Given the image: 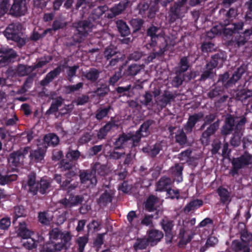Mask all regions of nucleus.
Returning <instances> with one entry per match:
<instances>
[{
  "label": "nucleus",
  "mask_w": 252,
  "mask_h": 252,
  "mask_svg": "<svg viewBox=\"0 0 252 252\" xmlns=\"http://www.w3.org/2000/svg\"><path fill=\"white\" fill-rule=\"evenodd\" d=\"M128 221L131 226L134 228H136L139 224V220L136 216L134 211H130L127 216Z\"/></svg>",
  "instance_id": "32"
},
{
  "label": "nucleus",
  "mask_w": 252,
  "mask_h": 252,
  "mask_svg": "<svg viewBox=\"0 0 252 252\" xmlns=\"http://www.w3.org/2000/svg\"><path fill=\"white\" fill-rule=\"evenodd\" d=\"M142 68L143 66L142 65L133 64L129 67L127 70V73L131 75H135Z\"/></svg>",
  "instance_id": "47"
},
{
  "label": "nucleus",
  "mask_w": 252,
  "mask_h": 252,
  "mask_svg": "<svg viewBox=\"0 0 252 252\" xmlns=\"http://www.w3.org/2000/svg\"><path fill=\"white\" fill-rule=\"evenodd\" d=\"M62 232H61L59 229L55 228L53 229L50 232V239L52 242H54V240H58V239H61V236Z\"/></svg>",
  "instance_id": "50"
},
{
  "label": "nucleus",
  "mask_w": 252,
  "mask_h": 252,
  "mask_svg": "<svg viewBox=\"0 0 252 252\" xmlns=\"http://www.w3.org/2000/svg\"><path fill=\"white\" fill-rule=\"evenodd\" d=\"M246 122L245 118H242L239 120L237 118V120H235L233 117L229 115L226 118L225 124L222 128L221 132L223 134H228L234 128L236 130V132H239Z\"/></svg>",
  "instance_id": "7"
},
{
  "label": "nucleus",
  "mask_w": 252,
  "mask_h": 252,
  "mask_svg": "<svg viewBox=\"0 0 252 252\" xmlns=\"http://www.w3.org/2000/svg\"><path fill=\"white\" fill-rule=\"evenodd\" d=\"M10 0H2L0 4V17L5 14L9 6Z\"/></svg>",
  "instance_id": "46"
},
{
  "label": "nucleus",
  "mask_w": 252,
  "mask_h": 252,
  "mask_svg": "<svg viewBox=\"0 0 252 252\" xmlns=\"http://www.w3.org/2000/svg\"><path fill=\"white\" fill-rule=\"evenodd\" d=\"M59 142V137L53 133H49L45 136L44 138V143L41 144L42 147L46 149L48 146H55Z\"/></svg>",
  "instance_id": "22"
},
{
  "label": "nucleus",
  "mask_w": 252,
  "mask_h": 252,
  "mask_svg": "<svg viewBox=\"0 0 252 252\" xmlns=\"http://www.w3.org/2000/svg\"><path fill=\"white\" fill-rule=\"evenodd\" d=\"M99 226V224L98 222L95 220L92 221L87 226L88 229V232L97 231L98 230Z\"/></svg>",
  "instance_id": "57"
},
{
  "label": "nucleus",
  "mask_w": 252,
  "mask_h": 252,
  "mask_svg": "<svg viewBox=\"0 0 252 252\" xmlns=\"http://www.w3.org/2000/svg\"><path fill=\"white\" fill-rule=\"evenodd\" d=\"M80 154L79 151L71 150L69 151L66 154V158L69 160H76L80 157Z\"/></svg>",
  "instance_id": "51"
},
{
  "label": "nucleus",
  "mask_w": 252,
  "mask_h": 252,
  "mask_svg": "<svg viewBox=\"0 0 252 252\" xmlns=\"http://www.w3.org/2000/svg\"><path fill=\"white\" fill-rule=\"evenodd\" d=\"M196 222L195 218L186 219L180 222L178 227L179 229V244L180 245H185L189 242L194 235L193 226Z\"/></svg>",
  "instance_id": "1"
},
{
  "label": "nucleus",
  "mask_w": 252,
  "mask_h": 252,
  "mask_svg": "<svg viewBox=\"0 0 252 252\" xmlns=\"http://www.w3.org/2000/svg\"><path fill=\"white\" fill-rule=\"evenodd\" d=\"M202 117L203 114L201 113L190 116L187 123L186 129L189 131H191L192 127L194 126L195 123Z\"/></svg>",
  "instance_id": "31"
},
{
  "label": "nucleus",
  "mask_w": 252,
  "mask_h": 252,
  "mask_svg": "<svg viewBox=\"0 0 252 252\" xmlns=\"http://www.w3.org/2000/svg\"><path fill=\"white\" fill-rule=\"evenodd\" d=\"M160 149V144L159 143L156 144L155 145V146L152 149H151L150 152H149L150 155H151L153 157L156 156L157 154H158Z\"/></svg>",
  "instance_id": "61"
},
{
  "label": "nucleus",
  "mask_w": 252,
  "mask_h": 252,
  "mask_svg": "<svg viewBox=\"0 0 252 252\" xmlns=\"http://www.w3.org/2000/svg\"><path fill=\"white\" fill-rule=\"evenodd\" d=\"M82 201V198L79 196L69 195L68 198H65L63 199L62 203L66 207H71L81 203Z\"/></svg>",
  "instance_id": "23"
},
{
  "label": "nucleus",
  "mask_w": 252,
  "mask_h": 252,
  "mask_svg": "<svg viewBox=\"0 0 252 252\" xmlns=\"http://www.w3.org/2000/svg\"><path fill=\"white\" fill-rule=\"evenodd\" d=\"M61 242L49 243L46 245V252L60 251L63 248L67 249L71 245L72 235L68 231L62 232L61 236Z\"/></svg>",
  "instance_id": "5"
},
{
  "label": "nucleus",
  "mask_w": 252,
  "mask_h": 252,
  "mask_svg": "<svg viewBox=\"0 0 252 252\" xmlns=\"http://www.w3.org/2000/svg\"><path fill=\"white\" fill-rule=\"evenodd\" d=\"M39 191L42 193H44L50 186V182L45 178H42L41 179Z\"/></svg>",
  "instance_id": "49"
},
{
  "label": "nucleus",
  "mask_w": 252,
  "mask_h": 252,
  "mask_svg": "<svg viewBox=\"0 0 252 252\" xmlns=\"http://www.w3.org/2000/svg\"><path fill=\"white\" fill-rule=\"evenodd\" d=\"M11 224V221L8 218H4L0 220V228L2 229H7Z\"/></svg>",
  "instance_id": "54"
},
{
  "label": "nucleus",
  "mask_w": 252,
  "mask_h": 252,
  "mask_svg": "<svg viewBox=\"0 0 252 252\" xmlns=\"http://www.w3.org/2000/svg\"><path fill=\"white\" fill-rule=\"evenodd\" d=\"M33 68L32 66L27 67L24 65H19L16 70L17 73L19 76H25L31 73Z\"/></svg>",
  "instance_id": "35"
},
{
  "label": "nucleus",
  "mask_w": 252,
  "mask_h": 252,
  "mask_svg": "<svg viewBox=\"0 0 252 252\" xmlns=\"http://www.w3.org/2000/svg\"><path fill=\"white\" fill-rule=\"evenodd\" d=\"M149 244L147 238L138 239L135 243L134 247L136 250L143 249Z\"/></svg>",
  "instance_id": "43"
},
{
  "label": "nucleus",
  "mask_w": 252,
  "mask_h": 252,
  "mask_svg": "<svg viewBox=\"0 0 252 252\" xmlns=\"http://www.w3.org/2000/svg\"><path fill=\"white\" fill-rule=\"evenodd\" d=\"M215 49L214 44L211 42L204 43L202 45V50L203 52H209L213 51Z\"/></svg>",
  "instance_id": "55"
},
{
  "label": "nucleus",
  "mask_w": 252,
  "mask_h": 252,
  "mask_svg": "<svg viewBox=\"0 0 252 252\" xmlns=\"http://www.w3.org/2000/svg\"><path fill=\"white\" fill-rule=\"evenodd\" d=\"M38 219L41 223L47 224L51 220L52 217H49L46 213L41 212L39 213Z\"/></svg>",
  "instance_id": "48"
},
{
  "label": "nucleus",
  "mask_w": 252,
  "mask_h": 252,
  "mask_svg": "<svg viewBox=\"0 0 252 252\" xmlns=\"http://www.w3.org/2000/svg\"><path fill=\"white\" fill-rule=\"evenodd\" d=\"M224 61L222 53L214 55L210 62L206 65V69L201 75L202 79H205L211 77L215 72L214 69L217 66H222Z\"/></svg>",
  "instance_id": "9"
},
{
  "label": "nucleus",
  "mask_w": 252,
  "mask_h": 252,
  "mask_svg": "<svg viewBox=\"0 0 252 252\" xmlns=\"http://www.w3.org/2000/svg\"><path fill=\"white\" fill-rule=\"evenodd\" d=\"M91 25L88 22L82 21L79 22L77 27V31L80 39H77L76 41L80 42L83 37L86 36L88 32L91 31Z\"/></svg>",
  "instance_id": "17"
},
{
  "label": "nucleus",
  "mask_w": 252,
  "mask_h": 252,
  "mask_svg": "<svg viewBox=\"0 0 252 252\" xmlns=\"http://www.w3.org/2000/svg\"><path fill=\"white\" fill-rule=\"evenodd\" d=\"M242 243H241L238 240L233 241L232 244V249L236 252H238L242 250H245L247 248H249V246L250 244L247 242L243 241L242 240Z\"/></svg>",
  "instance_id": "30"
},
{
  "label": "nucleus",
  "mask_w": 252,
  "mask_h": 252,
  "mask_svg": "<svg viewBox=\"0 0 252 252\" xmlns=\"http://www.w3.org/2000/svg\"><path fill=\"white\" fill-rule=\"evenodd\" d=\"M16 55V53L12 49L6 47L1 48L0 49V57H2V59L0 60V63L1 65L6 63L14 58Z\"/></svg>",
  "instance_id": "15"
},
{
  "label": "nucleus",
  "mask_w": 252,
  "mask_h": 252,
  "mask_svg": "<svg viewBox=\"0 0 252 252\" xmlns=\"http://www.w3.org/2000/svg\"><path fill=\"white\" fill-rule=\"evenodd\" d=\"M161 224L163 229L165 232L166 241L169 243L171 242L173 237V233L172 232V229L173 226V222L170 220H163Z\"/></svg>",
  "instance_id": "21"
},
{
  "label": "nucleus",
  "mask_w": 252,
  "mask_h": 252,
  "mask_svg": "<svg viewBox=\"0 0 252 252\" xmlns=\"http://www.w3.org/2000/svg\"><path fill=\"white\" fill-rule=\"evenodd\" d=\"M17 233L23 239L27 240L23 242V245L25 248L31 250L37 246L38 242L33 237H32L33 235V232L27 228L25 222L20 223Z\"/></svg>",
  "instance_id": "4"
},
{
  "label": "nucleus",
  "mask_w": 252,
  "mask_h": 252,
  "mask_svg": "<svg viewBox=\"0 0 252 252\" xmlns=\"http://www.w3.org/2000/svg\"><path fill=\"white\" fill-rule=\"evenodd\" d=\"M190 154L191 152L190 151H185L180 154L179 158L182 161H187Z\"/></svg>",
  "instance_id": "63"
},
{
  "label": "nucleus",
  "mask_w": 252,
  "mask_h": 252,
  "mask_svg": "<svg viewBox=\"0 0 252 252\" xmlns=\"http://www.w3.org/2000/svg\"><path fill=\"white\" fill-rule=\"evenodd\" d=\"M98 72L95 69H92L84 75V76L89 80L94 82L98 77Z\"/></svg>",
  "instance_id": "41"
},
{
  "label": "nucleus",
  "mask_w": 252,
  "mask_h": 252,
  "mask_svg": "<svg viewBox=\"0 0 252 252\" xmlns=\"http://www.w3.org/2000/svg\"><path fill=\"white\" fill-rule=\"evenodd\" d=\"M152 123V121H148L145 122L142 125H141L139 131H137L135 133H130L128 134H125V135H130L132 137L137 135V136L139 137V139L138 141V143L141 137L147 136L149 134V128L150 126L151 125Z\"/></svg>",
  "instance_id": "20"
},
{
  "label": "nucleus",
  "mask_w": 252,
  "mask_h": 252,
  "mask_svg": "<svg viewBox=\"0 0 252 252\" xmlns=\"http://www.w3.org/2000/svg\"><path fill=\"white\" fill-rule=\"evenodd\" d=\"M112 126V124L108 123L103 127L101 128L97 134L98 138L101 139L104 138L107 132L111 129Z\"/></svg>",
  "instance_id": "44"
},
{
  "label": "nucleus",
  "mask_w": 252,
  "mask_h": 252,
  "mask_svg": "<svg viewBox=\"0 0 252 252\" xmlns=\"http://www.w3.org/2000/svg\"><path fill=\"white\" fill-rule=\"evenodd\" d=\"M182 170L183 167L180 164L176 165L175 167H173L172 169L173 174L175 176L174 180L178 183L182 181Z\"/></svg>",
  "instance_id": "33"
},
{
  "label": "nucleus",
  "mask_w": 252,
  "mask_h": 252,
  "mask_svg": "<svg viewBox=\"0 0 252 252\" xmlns=\"http://www.w3.org/2000/svg\"><path fill=\"white\" fill-rule=\"evenodd\" d=\"M83 85V84L82 83H79L76 85L68 86L66 87V92L68 93H70L77 91L81 88Z\"/></svg>",
  "instance_id": "53"
},
{
  "label": "nucleus",
  "mask_w": 252,
  "mask_h": 252,
  "mask_svg": "<svg viewBox=\"0 0 252 252\" xmlns=\"http://www.w3.org/2000/svg\"><path fill=\"white\" fill-rule=\"evenodd\" d=\"M38 150L34 151L30 154V157L32 160H34L36 161L41 160L44 155L46 149H45L41 144L38 145Z\"/></svg>",
  "instance_id": "26"
},
{
  "label": "nucleus",
  "mask_w": 252,
  "mask_h": 252,
  "mask_svg": "<svg viewBox=\"0 0 252 252\" xmlns=\"http://www.w3.org/2000/svg\"><path fill=\"white\" fill-rule=\"evenodd\" d=\"M80 177L81 183L85 185V187H93L96 184V179L94 174L93 173H82L80 175Z\"/></svg>",
  "instance_id": "16"
},
{
  "label": "nucleus",
  "mask_w": 252,
  "mask_h": 252,
  "mask_svg": "<svg viewBox=\"0 0 252 252\" xmlns=\"http://www.w3.org/2000/svg\"><path fill=\"white\" fill-rule=\"evenodd\" d=\"M139 139V137L137 136V135L132 137L130 135H122L116 141V147L114 151L110 154V158L114 159H118L125 154V152H119L117 151L118 150L121 149V147H124L125 146L128 144L131 146H135L138 144Z\"/></svg>",
  "instance_id": "3"
},
{
  "label": "nucleus",
  "mask_w": 252,
  "mask_h": 252,
  "mask_svg": "<svg viewBox=\"0 0 252 252\" xmlns=\"http://www.w3.org/2000/svg\"><path fill=\"white\" fill-rule=\"evenodd\" d=\"M163 236V234L161 231L152 229L148 233V242L151 246H154L161 240Z\"/></svg>",
  "instance_id": "18"
},
{
  "label": "nucleus",
  "mask_w": 252,
  "mask_h": 252,
  "mask_svg": "<svg viewBox=\"0 0 252 252\" xmlns=\"http://www.w3.org/2000/svg\"><path fill=\"white\" fill-rule=\"evenodd\" d=\"M117 26L119 31L122 36H126L129 33V30L128 26L122 20H118L117 22Z\"/></svg>",
  "instance_id": "34"
},
{
  "label": "nucleus",
  "mask_w": 252,
  "mask_h": 252,
  "mask_svg": "<svg viewBox=\"0 0 252 252\" xmlns=\"http://www.w3.org/2000/svg\"><path fill=\"white\" fill-rule=\"evenodd\" d=\"M187 0H182L175 3L173 7L171 9V12L172 16L175 17V18H182L185 16V14L188 11V7L185 5Z\"/></svg>",
  "instance_id": "13"
},
{
  "label": "nucleus",
  "mask_w": 252,
  "mask_h": 252,
  "mask_svg": "<svg viewBox=\"0 0 252 252\" xmlns=\"http://www.w3.org/2000/svg\"><path fill=\"white\" fill-rule=\"evenodd\" d=\"M202 205V201L200 200H195L190 202L185 208V210L189 212L191 210H194Z\"/></svg>",
  "instance_id": "40"
},
{
  "label": "nucleus",
  "mask_w": 252,
  "mask_h": 252,
  "mask_svg": "<svg viewBox=\"0 0 252 252\" xmlns=\"http://www.w3.org/2000/svg\"><path fill=\"white\" fill-rule=\"evenodd\" d=\"M252 163V156L248 153H245L240 158L233 159L232 161V168L230 173L234 176L238 173V170Z\"/></svg>",
  "instance_id": "10"
},
{
  "label": "nucleus",
  "mask_w": 252,
  "mask_h": 252,
  "mask_svg": "<svg viewBox=\"0 0 252 252\" xmlns=\"http://www.w3.org/2000/svg\"><path fill=\"white\" fill-rule=\"evenodd\" d=\"M175 137L176 141L180 145H184L187 142L186 136L182 128H178Z\"/></svg>",
  "instance_id": "38"
},
{
  "label": "nucleus",
  "mask_w": 252,
  "mask_h": 252,
  "mask_svg": "<svg viewBox=\"0 0 252 252\" xmlns=\"http://www.w3.org/2000/svg\"><path fill=\"white\" fill-rule=\"evenodd\" d=\"M246 122L245 118H242L239 120L237 118V120H235L233 117L229 115L226 118L225 124L222 128L221 132L223 134H228L234 128L236 130V132H239Z\"/></svg>",
  "instance_id": "8"
},
{
  "label": "nucleus",
  "mask_w": 252,
  "mask_h": 252,
  "mask_svg": "<svg viewBox=\"0 0 252 252\" xmlns=\"http://www.w3.org/2000/svg\"><path fill=\"white\" fill-rule=\"evenodd\" d=\"M128 5V0H125L120 2L118 5L114 6L111 8V11L113 13V16H115L120 14L124 11Z\"/></svg>",
  "instance_id": "27"
},
{
  "label": "nucleus",
  "mask_w": 252,
  "mask_h": 252,
  "mask_svg": "<svg viewBox=\"0 0 252 252\" xmlns=\"http://www.w3.org/2000/svg\"><path fill=\"white\" fill-rule=\"evenodd\" d=\"M218 193L220 196L221 200L223 203H227L230 201L229 192L227 189L220 187L218 189Z\"/></svg>",
  "instance_id": "36"
},
{
  "label": "nucleus",
  "mask_w": 252,
  "mask_h": 252,
  "mask_svg": "<svg viewBox=\"0 0 252 252\" xmlns=\"http://www.w3.org/2000/svg\"><path fill=\"white\" fill-rule=\"evenodd\" d=\"M116 53L115 49L113 46H109L108 47L104 52L105 56L107 59L112 57Z\"/></svg>",
  "instance_id": "58"
},
{
  "label": "nucleus",
  "mask_w": 252,
  "mask_h": 252,
  "mask_svg": "<svg viewBox=\"0 0 252 252\" xmlns=\"http://www.w3.org/2000/svg\"><path fill=\"white\" fill-rule=\"evenodd\" d=\"M17 176L15 174H10L5 176H1L0 174V184L5 185L9 182L16 180Z\"/></svg>",
  "instance_id": "42"
},
{
  "label": "nucleus",
  "mask_w": 252,
  "mask_h": 252,
  "mask_svg": "<svg viewBox=\"0 0 252 252\" xmlns=\"http://www.w3.org/2000/svg\"><path fill=\"white\" fill-rule=\"evenodd\" d=\"M189 67L187 59L186 58H183L180 61V65L179 72L186 71Z\"/></svg>",
  "instance_id": "56"
},
{
  "label": "nucleus",
  "mask_w": 252,
  "mask_h": 252,
  "mask_svg": "<svg viewBox=\"0 0 252 252\" xmlns=\"http://www.w3.org/2000/svg\"><path fill=\"white\" fill-rule=\"evenodd\" d=\"M21 25L19 23L9 25L4 32V35L8 39L13 40L20 45L25 43V40L22 37Z\"/></svg>",
  "instance_id": "6"
},
{
  "label": "nucleus",
  "mask_w": 252,
  "mask_h": 252,
  "mask_svg": "<svg viewBox=\"0 0 252 252\" xmlns=\"http://www.w3.org/2000/svg\"><path fill=\"white\" fill-rule=\"evenodd\" d=\"M219 126V122H216L211 125L202 134V137L201 139L202 143L204 145H207L209 143V137L213 134Z\"/></svg>",
  "instance_id": "19"
},
{
  "label": "nucleus",
  "mask_w": 252,
  "mask_h": 252,
  "mask_svg": "<svg viewBox=\"0 0 252 252\" xmlns=\"http://www.w3.org/2000/svg\"><path fill=\"white\" fill-rule=\"evenodd\" d=\"M158 199L154 195L150 196L145 203V207L149 211H151L154 209L155 206L158 203Z\"/></svg>",
  "instance_id": "37"
},
{
  "label": "nucleus",
  "mask_w": 252,
  "mask_h": 252,
  "mask_svg": "<svg viewBox=\"0 0 252 252\" xmlns=\"http://www.w3.org/2000/svg\"><path fill=\"white\" fill-rule=\"evenodd\" d=\"M241 238L243 241H248L250 244L251 242L252 243V234L247 231L243 232L241 234Z\"/></svg>",
  "instance_id": "60"
},
{
  "label": "nucleus",
  "mask_w": 252,
  "mask_h": 252,
  "mask_svg": "<svg viewBox=\"0 0 252 252\" xmlns=\"http://www.w3.org/2000/svg\"><path fill=\"white\" fill-rule=\"evenodd\" d=\"M61 71V67H58L56 68L54 70L50 72L47 74L45 78L43 80L41 84L42 85L45 86L48 83L50 82L55 77H56L57 75H58Z\"/></svg>",
  "instance_id": "28"
},
{
  "label": "nucleus",
  "mask_w": 252,
  "mask_h": 252,
  "mask_svg": "<svg viewBox=\"0 0 252 252\" xmlns=\"http://www.w3.org/2000/svg\"><path fill=\"white\" fill-rule=\"evenodd\" d=\"M218 242L217 237L215 236H210L207 240L206 245L207 246L213 247L216 245Z\"/></svg>",
  "instance_id": "64"
},
{
  "label": "nucleus",
  "mask_w": 252,
  "mask_h": 252,
  "mask_svg": "<svg viewBox=\"0 0 252 252\" xmlns=\"http://www.w3.org/2000/svg\"><path fill=\"white\" fill-rule=\"evenodd\" d=\"M159 29L156 27H151L148 31V34L151 37V43L150 46H154L156 44L159 46L160 52L157 54H162L166 50V47L171 44V40L168 36L164 34H157Z\"/></svg>",
  "instance_id": "2"
},
{
  "label": "nucleus",
  "mask_w": 252,
  "mask_h": 252,
  "mask_svg": "<svg viewBox=\"0 0 252 252\" xmlns=\"http://www.w3.org/2000/svg\"><path fill=\"white\" fill-rule=\"evenodd\" d=\"M111 109V107L109 106L102 109L98 110L96 114V118L98 120H101L105 117L108 114V111Z\"/></svg>",
  "instance_id": "52"
},
{
  "label": "nucleus",
  "mask_w": 252,
  "mask_h": 252,
  "mask_svg": "<svg viewBox=\"0 0 252 252\" xmlns=\"http://www.w3.org/2000/svg\"><path fill=\"white\" fill-rule=\"evenodd\" d=\"M27 187L29 191L33 195L35 194L39 189V183L35 181V176L34 174L29 177Z\"/></svg>",
  "instance_id": "24"
},
{
  "label": "nucleus",
  "mask_w": 252,
  "mask_h": 252,
  "mask_svg": "<svg viewBox=\"0 0 252 252\" xmlns=\"http://www.w3.org/2000/svg\"><path fill=\"white\" fill-rule=\"evenodd\" d=\"M88 237L87 236H84L80 237L77 239V243L79 246V252H83L85 246L88 243Z\"/></svg>",
  "instance_id": "45"
},
{
  "label": "nucleus",
  "mask_w": 252,
  "mask_h": 252,
  "mask_svg": "<svg viewBox=\"0 0 252 252\" xmlns=\"http://www.w3.org/2000/svg\"><path fill=\"white\" fill-rule=\"evenodd\" d=\"M252 34V29L246 30L236 37V41L239 46L244 45L250 38Z\"/></svg>",
  "instance_id": "25"
},
{
  "label": "nucleus",
  "mask_w": 252,
  "mask_h": 252,
  "mask_svg": "<svg viewBox=\"0 0 252 252\" xmlns=\"http://www.w3.org/2000/svg\"><path fill=\"white\" fill-rule=\"evenodd\" d=\"M245 69L243 67L238 68L237 70L232 75L230 80L227 81L229 78V74L225 72L221 75L219 80V82H221L222 85L226 88L232 87L235 83L239 80L241 76L245 73Z\"/></svg>",
  "instance_id": "11"
},
{
  "label": "nucleus",
  "mask_w": 252,
  "mask_h": 252,
  "mask_svg": "<svg viewBox=\"0 0 252 252\" xmlns=\"http://www.w3.org/2000/svg\"><path fill=\"white\" fill-rule=\"evenodd\" d=\"M171 184V181L168 177H163L160 179L157 184V190L163 191L167 189Z\"/></svg>",
  "instance_id": "29"
},
{
  "label": "nucleus",
  "mask_w": 252,
  "mask_h": 252,
  "mask_svg": "<svg viewBox=\"0 0 252 252\" xmlns=\"http://www.w3.org/2000/svg\"><path fill=\"white\" fill-rule=\"evenodd\" d=\"M27 10L26 0H14L10 10V14L15 16L25 14Z\"/></svg>",
  "instance_id": "14"
},
{
  "label": "nucleus",
  "mask_w": 252,
  "mask_h": 252,
  "mask_svg": "<svg viewBox=\"0 0 252 252\" xmlns=\"http://www.w3.org/2000/svg\"><path fill=\"white\" fill-rule=\"evenodd\" d=\"M222 26L218 25L212 28L210 31L206 33V36L209 38H214L216 35L221 32Z\"/></svg>",
  "instance_id": "39"
},
{
  "label": "nucleus",
  "mask_w": 252,
  "mask_h": 252,
  "mask_svg": "<svg viewBox=\"0 0 252 252\" xmlns=\"http://www.w3.org/2000/svg\"><path fill=\"white\" fill-rule=\"evenodd\" d=\"M15 215L16 218H15L13 220V222L14 223L16 219H17L19 217H22L24 214V209L23 207H16L14 209Z\"/></svg>",
  "instance_id": "59"
},
{
  "label": "nucleus",
  "mask_w": 252,
  "mask_h": 252,
  "mask_svg": "<svg viewBox=\"0 0 252 252\" xmlns=\"http://www.w3.org/2000/svg\"><path fill=\"white\" fill-rule=\"evenodd\" d=\"M167 193L168 195V197L169 198L172 199L179 198V195L178 190H174L172 189H168Z\"/></svg>",
  "instance_id": "62"
},
{
  "label": "nucleus",
  "mask_w": 252,
  "mask_h": 252,
  "mask_svg": "<svg viewBox=\"0 0 252 252\" xmlns=\"http://www.w3.org/2000/svg\"><path fill=\"white\" fill-rule=\"evenodd\" d=\"M30 149V147H27L10 155L8 161L12 170H15L16 167L23 161L25 156L28 154Z\"/></svg>",
  "instance_id": "12"
}]
</instances>
